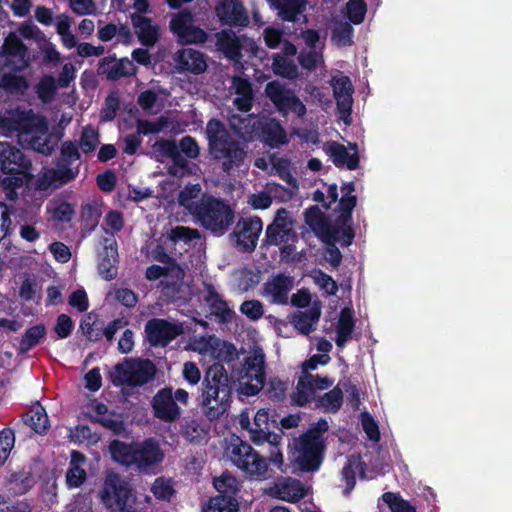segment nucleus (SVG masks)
<instances>
[{"label":"nucleus","instance_id":"obj_33","mask_svg":"<svg viewBox=\"0 0 512 512\" xmlns=\"http://www.w3.org/2000/svg\"><path fill=\"white\" fill-rule=\"evenodd\" d=\"M327 154L337 168L347 167L349 170H355L359 166L358 154L356 152L350 154L347 148L341 143H330L327 148Z\"/></svg>","mask_w":512,"mask_h":512},{"label":"nucleus","instance_id":"obj_5","mask_svg":"<svg viewBox=\"0 0 512 512\" xmlns=\"http://www.w3.org/2000/svg\"><path fill=\"white\" fill-rule=\"evenodd\" d=\"M329 426L325 419L312 423L308 430L294 438L291 449L293 462L302 472L318 471L326 450L324 433Z\"/></svg>","mask_w":512,"mask_h":512},{"label":"nucleus","instance_id":"obj_25","mask_svg":"<svg viewBox=\"0 0 512 512\" xmlns=\"http://www.w3.org/2000/svg\"><path fill=\"white\" fill-rule=\"evenodd\" d=\"M293 278L283 273L276 274L272 280L264 284L265 294L271 297V303L286 305L288 294L293 289Z\"/></svg>","mask_w":512,"mask_h":512},{"label":"nucleus","instance_id":"obj_23","mask_svg":"<svg viewBox=\"0 0 512 512\" xmlns=\"http://www.w3.org/2000/svg\"><path fill=\"white\" fill-rule=\"evenodd\" d=\"M137 67L127 57L116 59L115 55H109L99 61L97 72L105 76L107 80L117 81L124 77H131L137 73Z\"/></svg>","mask_w":512,"mask_h":512},{"label":"nucleus","instance_id":"obj_21","mask_svg":"<svg viewBox=\"0 0 512 512\" xmlns=\"http://www.w3.org/2000/svg\"><path fill=\"white\" fill-rule=\"evenodd\" d=\"M81 154L77 144L71 140L62 143L60 156L56 164L55 174L62 183H68L76 178L79 173V165L72 167L73 163L79 161Z\"/></svg>","mask_w":512,"mask_h":512},{"label":"nucleus","instance_id":"obj_24","mask_svg":"<svg viewBox=\"0 0 512 512\" xmlns=\"http://www.w3.org/2000/svg\"><path fill=\"white\" fill-rule=\"evenodd\" d=\"M257 136L265 145L270 148H279L288 143L287 133L280 121L275 118L258 119Z\"/></svg>","mask_w":512,"mask_h":512},{"label":"nucleus","instance_id":"obj_47","mask_svg":"<svg viewBox=\"0 0 512 512\" xmlns=\"http://www.w3.org/2000/svg\"><path fill=\"white\" fill-rule=\"evenodd\" d=\"M317 403L326 413L338 412L343 404L342 390L338 386L334 387L329 392L320 396Z\"/></svg>","mask_w":512,"mask_h":512},{"label":"nucleus","instance_id":"obj_53","mask_svg":"<svg viewBox=\"0 0 512 512\" xmlns=\"http://www.w3.org/2000/svg\"><path fill=\"white\" fill-rule=\"evenodd\" d=\"M167 126V118L160 116L156 121H150L147 119L136 120V133L138 135H151L158 134L164 127Z\"/></svg>","mask_w":512,"mask_h":512},{"label":"nucleus","instance_id":"obj_14","mask_svg":"<svg viewBox=\"0 0 512 512\" xmlns=\"http://www.w3.org/2000/svg\"><path fill=\"white\" fill-rule=\"evenodd\" d=\"M263 229L260 217L240 218L229 235L235 248L242 253H252L258 244Z\"/></svg>","mask_w":512,"mask_h":512},{"label":"nucleus","instance_id":"obj_45","mask_svg":"<svg viewBox=\"0 0 512 512\" xmlns=\"http://www.w3.org/2000/svg\"><path fill=\"white\" fill-rule=\"evenodd\" d=\"M355 237V232L349 222L343 223V221L335 222L333 229L329 230L325 241L326 242H338L342 240V246H349L352 244Z\"/></svg>","mask_w":512,"mask_h":512},{"label":"nucleus","instance_id":"obj_41","mask_svg":"<svg viewBox=\"0 0 512 512\" xmlns=\"http://www.w3.org/2000/svg\"><path fill=\"white\" fill-rule=\"evenodd\" d=\"M22 418L27 426L40 435L45 434L49 428L46 410L40 404L27 411Z\"/></svg>","mask_w":512,"mask_h":512},{"label":"nucleus","instance_id":"obj_59","mask_svg":"<svg viewBox=\"0 0 512 512\" xmlns=\"http://www.w3.org/2000/svg\"><path fill=\"white\" fill-rule=\"evenodd\" d=\"M356 205L357 197L355 195H342L338 204V211L340 214L336 219L337 222L343 221L344 224L345 222H351L352 212Z\"/></svg>","mask_w":512,"mask_h":512},{"label":"nucleus","instance_id":"obj_48","mask_svg":"<svg viewBox=\"0 0 512 512\" xmlns=\"http://www.w3.org/2000/svg\"><path fill=\"white\" fill-rule=\"evenodd\" d=\"M354 29L349 22H337L332 29L331 40L339 47H347L353 44Z\"/></svg>","mask_w":512,"mask_h":512},{"label":"nucleus","instance_id":"obj_26","mask_svg":"<svg viewBox=\"0 0 512 512\" xmlns=\"http://www.w3.org/2000/svg\"><path fill=\"white\" fill-rule=\"evenodd\" d=\"M48 132V123L45 117L33 113L32 110L26 111L19 109L17 132L18 135L30 136L32 134L46 135Z\"/></svg>","mask_w":512,"mask_h":512},{"label":"nucleus","instance_id":"obj_39","mask_svg":"<svg viewBox=\"0 0 512 512\" xmlns=\"http://www.w3.org/2000/svg\"><path fill=\"white\" fill-rule=\"evenodd\" d=\"M367 465L364 461L358 459H350L342 469V479L346 483L343 494L348 496L356 485V475L359 474L360 478L366 477Z\"/></svg>","mask_w":512,"mask_h":512},{"label":"nucleus","instance_id":"obj_35","mask_svg":"<svg viewBox=\"0 0 512 512\" xmlns=\"http://www.w3.org/2000/svg\"><path fill=\"white\" fill-rule=\"evenodd\" d=\"M258 119L252 114L245 117L234 115L230 120V125L234 133L245 142L252 141L258 133Z\"/></svg>","mask_w":512,"mask_h":512},{"label":"nucleus","instance_id":"obj_30","mask_svg":"<svg viewBox=\"0 0 512 512\" xmlns=\"http://www.w3.org/2000/svg\"><path fill=\"white\" fill-rule=\"evenodd\" d=\"M217 50L232 61H239L242 58V44L232 30H222L216 34Z\"/></svg>","mask_w":512,"mask_h":512},{"label":"nucleus","instance_id":"obj_17","mask_svg":"<svg viewBox=\"0 0 512 512\" xmlns=\"http://www.w3.org/2000/svg\"><path fill=\"white\" fill-rule=\"evenodd\" d=\"M332 385L333 380L328 377L302 373L291 395L292 403L299 407H305L314 399L315 393L318 390L328 389Z\"/></svg>","mask_w":512,"mask_h":512},{"label":"nucleus","instance_id":"obj_22","mask_svg":"<svg viewBox=\"0 0 512 512\" xmlns=\"http://www.w3.org/2000/svg\"><path fill=\"white\" fill-rule=\"evenodd\" d=\"M215 14L223 25L245 27L249 24L247 11L239 0H219Z\"/></svg>","mask_w":512,"mask_h":512},{"label":"nucleus","instance_id":"obj_62","mask_svg":"<svg viewBox=\"0 0 512 512\" xmlns=\"http://www.w3.org/2000/svg\"><path fill=\"white\" fill-rule=\"evenodd\" d=\"M288 383L281 379L274 377L268 383L267 394L271 400L283 401L286 398Z\"/></svg>","mask_w":512,"mask_h":512},{"label":"nucleus","instance_id":"obj_50","mask_svg":"<svg viewBox=\"0 0 512 512\" xmlns=\"http://www.w3.org/2000/svg\"><path fill=\"white\" fill-rule=\"evenodd\" d=\"M99 143L98 131L91 125H87L81 132L79 145L77 146L84 154H89L96 150Z\"/></svg>","mask_w":512,"mask_h":512},{"label":"nucleus","instance_id":"obj_61","mask_svg":"<svg viewBox=\"0 0 512 512\" xmlns=\"http://www.w3.org/2000/svg\"><path fill=\"white\" fill-rule=\"evenodd\" d=\"M151 492L156 499L170 500L175 490L169 481L165 480L163 477H159L154 481Z\"/></svg>","mask_w":512,"mask_h":512},{"label":"nucleus","instance_id":"obj_60","mask_svg":"<svg viewBox=\"0 0 512 512\" xmlns=\"http://www.w3.org/2000/svg\"><path fill=\"white\" fill-rule=\"evenodd\" d=\"M169 238L174 243L183 241L185 243L191 242L195 239L200 238V232L197 229H193L186 226H176L171 229Z\"/></svg>","mask_w":512,"mask_h":512},{"label":"nucleus","instance_id":"obj_37","mask_svg":"<svg viewBox=\"0 0 512 512\" xmlns=\"http://www.w3.org/2000/svg\"><path fill=\"white\" fill-rule=\"evenodd\" d=\"M321 315L319 307H311L307 311H300L292 316L291 323L302 335L308 336L315 330Z\"/></svg>","mask_w":512,"mask_h":512},{"label":"nucleus","instance_id":"obj_11","mask_svg":"<svg viewBox=\"0 0 512 512\" xmlns=\"http://www.w3.org/2000/svg\"><path fill=\"white\" fill-rule=\"evenodd\" d=\"M266 96L273 103L282 116L294 113L302 118L306 115L307 109L300 98L291 89H287L278 81H270L265 87Z\"/></svg>","mask_w":512,"mask_h":512},{"label":"nucleus","instance_id":"obj_42","mask_svg":"<svg viewBox=\"0 0 512 512\" xmlns=\"http://www.w3.org/2000/svg\"><path fill=\"white\" fill-rule=\"evenodd\" d=\"M201 190L202 189L199 184H188L179 192V205L187 209L192 216L197 212L195 208L200 206L201 198H198Z\"/></svg>","mask_w":512,"mask_h":512},{"label":"nucleus","instance_id":"obj_1","mask_svg":"<svg viewBox=\"0 0 512 512\" xmlns=\"http://www.w3.org/2000/svg\"><path fill=\"white\" fill-rule=\"evenodd\" d=\"M232 377L237 379L239 392L255 396L266 383V357L262 349L251 351L238 366L232 367L230 376L221 363L210 365L204 374L201 392V407L210 421L219 419L230 408L232 402Z\"/></svg>","mask_w":512,"mask_h":512},{"label":"nucleus","instance_id":"obj_55","mask_svg":"<svg viewBox=\"0 0 512 512\" xmlns=\"http://www.w3.org/2000/svg\"><path fill=\"white\" fill-rule=\"evenodd\" d=\"M382 499L391 512H416V508L398 494L386 492L382 495Z\"/></svg>","mask_w":512,"mask_h":512},{"label":"nucleus","instance_id":"obj_44","mask_svg":"<svg viewBox=\"0 0 512 512\" xmlns=\"http://www.w3.org/2000/svg\"><path fill=\"white\" fill-rule=\"evenodd\" d=\"M47 331L44 324H37L29 327L19 342V354H26L36 347L45 337Z\"/></svg>","mask_w":512,"mask_h":512},{"label":"nucleus","instance_id":"obj_51","mask_svg":"<svg viewBox=\"0 0 512 512\" xmlns=\"http://www.w3.org/2000/svg\"><path fill=\"white\" fill-rule=\"evenodd\" d=\"M168 277H170L171 280H160L158 286L161 288V291L164 296L170 299H175L181 292V287L184 279V270L182 269V275L180 278H178L176 272H171L170 275H168Z\"/></svg>","mask_w":512,"mask_h":512},{"label":"nucleus","instance_id":"obj_63","mask_svg":"<svg viewBox=\"0 0 512 512\" xmlns=\"http://www.w3.org/2000/svg\"><path fill=\"white\" fill-rule=\"evenodd\" d=\"M240 311L250 320L256 321L264 314L263 304L259 300H246L240 306Z\"/></svg>","mask_w":512,"mask_h":512},{"label":"nucleus","instance_id":"obj_58","mask_svg":"<svg viewBox=\"0 0 512 512\" xmlns=\"http://www.w3.org/2000/svg\"><path fill=\"white\" fill-rule=\"evenodd\" d=\"M346 8L351 23L359 25L364 21L367 12V4L364 0H349Z\"/></svg>","mask_w":512,"mask_h":512},{"label":"nucleus","instance_id":"obj_27","mask_svg":"<svg viewBox=\"0 0 512 512\" xmlns=\"http://www.w3.org/2000/svg\"><path fill=\"white\" fill-rule=\"evenodd\" d=\"M86 462L87 458L82 452L78 450L71 451L70 462L65 475L68 489L79 488L86 482L87 472L83 467Z\"/></svg>","mask_w":512,"mask_h":512},{"label":"nucleus","instance_id":"obj_49","mask_svg":"<svg viewBox=\"0 0 512 512\" xmlns=\"http://www.w3.org/2000/svg\"><path fill=\"white\" fill-rule=\"evenodd\" d=\"M51 217L58 222H70L75 214L74 206L65 200H54L48 207Z\"/></svg>","mask_w":512,"mask_h":512},{"label":"nucleus","instance_id":"obj_18","mask_svg":"<svg viewBox=\"0 0 512 512\" xmlns=\"http://www.w3.org/2000/svg\"><path fill=\"white\" fill-rule=\"evenodd\" d=\"M333 96L336 100V108L339 117L346 125L352 122V105H353V92L354 88L350 78L346 75L333 77L331 80Z\"/></svg>","mask_w":512,"mask_h":512},{"label":"nucleus","instance_id":"obj_64","mask_svg":"<svg viewBox=\"0 0 512 512\" xmlns=\"http://www.w3.org/2000/svg\"><path fill=\"white\" fill-rule=\"evenodd\" d=\"M57 84L55 79L50 76H44L37 85V94L44 101L50 100L56 92Z\"/></svg>","mask_w":512,"mask_h":512},{"label":"nucleus","instance_id":"obj_4","mask_svg":"<svg viewBox=\"0 0 512 512\" xmlns=\"http://www.w3.org/2000/svg\"><path fill=\"white\" fill-rule=\"evenodd\" d=\"M111 458L126 467H136L139 471L150 473L164 460V452L153 437L143 441L126 443L113 440L109 444Z\"/></svg>","mask_w":512,"mask_h":512},{"label":"nucleus","instance_id":"obj_2","mask_svg":"<svg viewBox=\"0 0 512 512\" xmlns=\"http://www.w3.org/2000/svg\"><path fill=\"white\" fill-rule=\"evenodd\" d=\"M31 160L22 150L8 142H0V193L5 199L16 202L18 189L32 179Z\"/></svg>","mask_w":512,"mask_h":512},{"label":"nucleus","instance_id":"obj_20","mask_svg":"<svg viewBox=\"0 0 512 512\" xmlns=\"http://www.w3.org/2000/svg\"><path fill=\"white\" fill-rule=\"evenodd\" d=\"M151 407L155 418L163 422H175L181 416V408L173 398V389L166 386L157 391L151 401Z\"/></svg>","mask_w":512,"mask_h":512},{"label":"nucleus","instance_id":"obj_31","mask_svg":"<svg viewBox=\"0 0 512 512\" xmlns=\"http://www.w3.org/2000/svg\"><path fill=\"white\" fill-rule=\"evenodd\" d=\"M131 19L139 42L147 47L154 46L158 41V26L153 25L150 18L139 14L132 15Z\"/></svg>","mask_w":512,"mask_h":512},{"label":"nucleus","instance_id":"obj_43","mask_svg":"<svg viewBox=\"0 0 512 512\" xmlns=\"http://www.w3.org/2000/svg\"><path fill=\"white\" fill-rule=\"evenodd\" d=\"M3 54L7 57L25 61L28 59V48L21 38L14 32H10L2 45Z\"/></svg>","mask_w":512,"mask_h":512},{"label":"nucleus","instance_id":"obj_8","mask_svg":"<svg viewBox=\"0 0 512 512\" xmlns=\"http://www.w3.org/2000/svg\"><path fill=\"white\" fill-rule=\"evenodd\" d=\"M284 432L279 429V433L270 431L269 412L265 409H260L254 416L253 428L249 429V438L255 445H269V464L277 469L282 470L284 465L283 454L281 450V442Z\"/></svg>","mask_w":512,"mask_h":512},{"label":"nucleus","instance_id":"obj_46","mask_svg":"<svg viewBox=\"0 0 512 512\" xmlns=\"http://www.w3.org/2000/svg\"><path fill=\"white\" fill-rule=\"evenodd\" d=\"M272 71L275 75L294 80L298 77V67L287 57L275 54L272 61Z\"/></svg>","mask_w":512,"mask_h":512},{"label":"nucleus","instance_id":"obj_10","mask_svg":"<svg viewBox=\"0 0 512 512\" xmlns=\"http://www.w3.org/2000/svg\"><path fill=\"white\" fill-rule=\"evenodd\" d=\"M237 485L236 478L229 473H223L220 477L214 478L213 486L219 494L209 499L202 512H237L239 509L236 499Z\"/></svg>","mask_w":512,"mask_h":512},{"label":"nucleus","instance_id":"obj_28","mask_svg":"<svg viewBox=\"0 0 512 512\" xmlns=\"http://www.w3.org/2000/svg\"><path fill=\"white\" fill-rule=\"evenodd\" d=\"M175 60L181 71H187L196 75L205 72L207 68L205 55L193 48L180 50Z\"/></svg>","mask_w":512,"mask_h":512},{"label":"nucleus","instance_id":"obj_38","mask_svg":"<svg viewBox=\"0 0 512 512\" xmlns=\"http://www.w3.org/2000/svg\"><path fill=\"white\" fill-rule=\"evenodd\" d=\"M355 328V320L353 311L350 308H343L340 312L339 320L336 327L335 343L337 347L344 348L348 340L351 338Z\"/></svg>","mask_w":512,"mask_h":512},{"label":"nucleus","instance_id":"obj_36","mask_svg":"<svg viewBox=\"0 0 512 512\" xmlns=\"http://www.w3.org/2000/svg\"><path fill=\"white\" fill-rule=\"evenodd\" d=\"M304 217L305 223L323 239H325L328 231L333 229V224L317 205L307 208L304 212Z\"/></svg>","mask_w":512,"mask_h":512},{"label":"nucleus","instance_id":"obj_12","mask_svg":"<svg viewBox=\"0 0 512 512\" xmlns=\"http://www.w3.org/2000/svg\"><path fill=\"white\" fill-rule=\"evenodd\" d=\"M231 460L239 469L250 476L262 479L268 476V457L261 456L246 442L240 441L239 444L233 445Z\"/></svg>","mask_w":512,"mask_h":512},{"label":"nucleus","instance_id":"obj_34","mask_svg":"<svg viewBox=\"0 0 512 512\" xmlns=\"http://www.w3.org/2000/svg\"><path fill=\"white\" fill-rule=\"evenodd\" d=\"M7 483L14 494H26L36 483L32 468L30 466H23L18 471L11 472L7 477Z\"/></svg>","mask_w":512,"mask_h":512},{"label":"nucleus","instance_id":"obj_6","mask_svg":"<svg viewBox=\"0 0 512 512\" xmlns=\"http://www.w3.org/2000/svg\"><path fill=\"white\" fill-rule=\"evenodd\" d=\"M197 212L193 216L195 220L213 235L220 237L232 226L235 220V212L223 199L204 194Z\"/></svg>","mask_w":512,"mask_h":512},{"label":"nucleus","instance_id":"obj_3","mask_svg":"<svg viewBox=\"0 0 512 512\" xmlns=\"http://www.w3.org/2000/svg\"><path fill=\"white\" fill-rule=\"evenodd\" d=\"M208 151L212 159L221 164L223 172L229 174L239 168L247 156V145L232 137L223 122L211 118L206 125Z\"/></svg>","mask_w":512,"mask_h":512},{"label":"nucleus","instance_id":"obj_7","mask_svg":"<svg viewBox=\"0 0 512 512\" xmlns=\"http://www.w3.org/2000/svg\"><path fill=\"white\" fill-rule=\"evenodd\" d=\"M99 496L101 502L109 509L133 512L135 504L133 487L129 480L117 472L110 471L106 474Z\"/></svg>","mask_w":512,"mask_h":512},{"label":"nucleus","instance_id":"obj_15","mask_svg":"<svg viewBox=\"0 0 512 512\" xmlns=\"http://www.w3.org/2000/svg\"><path fill=\"white\" fill-rule=\"evenodd\" d=\"M170 30L182 44H201L208 39V34L194 24V15L189 9H183L172 16Z\"/></svg>","mask_w":512,"mask_h":512},{"label":"nucleus","instance_id":"obj_9","mask_svg":"<svg viewBox=\"0 0 512 512\" xmlns=\"http://www.w3.org/2000/svg\"><path fill=\"white\" fill-rule=\"evenodd\" d=\"M156 366L150 359H125L114 366L111 381L115 386H143L154 379Z\"/></svg>","mask_w":512,"mask_h":512},{"label":"nucleus","instance_id":"obj_29","mask_svg":"<svg viewBox=\"0 0 512 512\" xmlns=\"http://www.w3.org/2000/svg\"><path fill=\"white\" fill-rule=\"evenodd\" d=\"M271 5L277 10L278 17L286 22H296L298 16L302 15L307 20L304 12L306 11L307 0H269Z\"/></svg>","mask_w":512,"mask_h":512},{"label":"nucleus","instance_id":"obj_32","mask_svg":"<svg viewBox=\"0 0 512 512\" xmlns=\"http://www.w3.org/2000/svg\"><path fill=\"white\" fill-rule=\"evenodd\" d=\"M271 495L277 499L295 503L306 495L305 486L297 479H287L285 482L276 484Z\"/></svg>","mask_w":512,"mask_h":512},{"label":"nucleus","instance_id":"obj_16","mask_svg":"<svg viewBox=\"0 0 512 512\" xmlns=\"http://www.w3.org/2000/svg\"><path fill=\"white\" fill-rule=\"evenodd\" d=\"M146 340L152 347H166L183 333V326L163 318L149 319L144 327Z\"/></svg>","mask_w":512,"mask_h":512},{"label":"nucleus","instance_id":"obj_40","mask_svg":"<svg viewBox=\"0 0 512 512\" xmlns=\"http://www.w3.org/2000/svg\"><path fill=\"white\" fill-rule=\"evenodd\" d=\"M205 301L211 309V312L220 319L221 322H228L233 311L228 307L226 301L219 295L213 286H209Z\"/></svg>","mask_w":512,"mask_h":512},{"label":"nucleus","instance_id":"obj_57","mask_svg":"<svg viewBox=\"0 0 512 512\" xmlns=\"http://www.w3.org/2000/svg\"><path fill=\"white\" fill-rule=\"evenodd\" d=\"M313 282L320 287L327 295L334 296L338 292L337 282L327 273L318 269L312 276Z\"/></svg>","mask_w":512,"mask_h":512},{"label":"nucleus","instance_id":"obj_54","mask_svg":"<svg viewBox=\"0 0 512 512\" xmlns=\"http://www.w3.org/2000/svg\"><path fill=\"white\" fill-rule=\"evenodd\" d=\"M120 109V98L117 93L111 92L109 93L102 106L100 117L102 121L110 122L115 119L117 113Z\"/></svg>","mask_w":512,"mask_h":512},{"label":"nucleus","instance_id":"obj_56","mask_svg":"<svg viewBox=\"0 0 512 512\" xmlns=\"http://www.w3.org/2000/svg\"><path fill=\"white\" fill-rule=\"evenodd\" d=\"M15 444V434L11 428H4L0 431V466L7 461Z\"/></svg>","mask_w":512,"mask_h":512},{"label":"nucleus","instance_id":"obj_19","mask_svg":"<svg viewBox=\"0 0 512 512\" xmlns=\"http://www.w3.org/2000/svg\"><path fill=\"white\" fill-rule=\"evenodd\" d=\"M101 243L102 249L98 252L97 271L102 279L111 281L117 276L119 261L118 245L114 233L103 237Z\"/></svg>","mask_w":512,"mask_h":512},{"label":"nucleus","instance_id":"obj_52","mask_svg":"<svg viewBox=\"0 0 512 512\" xmlns=\"http://www.w3.org/2000/svg\"><path fill=\"white\" fill-rule=\"evenodd\" d=\"M181 432L192 443H200L206 435V430L195 419L186 420L181 426Z\"/></svg>","mask_w":512,"mask_h":512},{"label":"nucleus","instance_id":"obj_13","mask_svg":"<svg viewBox=\"0 0 512 512\" xmlns=\"http://www.w3.org/2000/svg\"><path fill=\"white\" fill-rule=\"evenodd\" d=\"M295 222L286 208L278 209L273 221L266 227L263 245L280 246L288 241H298V235L294 229Z\"/></svg>","mask_w":512,"mask_h":512}]
</instances>
